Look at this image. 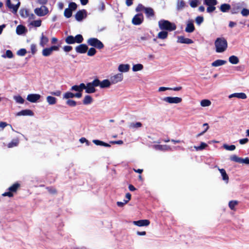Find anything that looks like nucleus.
I'll list each match as a JSON object with an SVG mask.
<instances>
[{"label":"nucleus","instance_id":"4d7b16f0","mask_svg":"<svg viewBox=\"0 0 249 249\" xmlns=\"http://www.w3.org/2000/svg\"><path fill=\"white\" fill-rule=\"evenodd\" d=\"M237 201H231L229 203V206L231 210H234L235 206L237 204Z\"/></svg>","mask_w":249,"mask_h":249},{"label":"nucleus","instance_id":"69168bd1","mask_svg":"<svg viewBox=\"0 0 249 249\" xmlns=\"http://www.w3.org/2000/svg\"><path fill=\"white\" fill-rule=\"evenodd\" d=\"M216 8L215 7V5H212V6H208V7L207 8V12L208 13H211L214 11L215 10Z\"/></svg>","mask_w":249,"mask_h":249},{"label":"nucleus","instance_id":"dca6fc26","mask_svg":"<svg viewBox=\"0 0 249 249\" xmlns=\"http://www.w3.org/2000/svg\"><path fill=\"white\" fill-rule=\"evenodd\" d=\"M178 42L180 43L190 44L193 43V41L188 38H185L183 36H179L178 37Z\"/></svg>","mask_w":249,"mask_h":249},{"label":"nucleus","instance_id":"bf43d9fd","mask_svg":"<svg viewBox=\"0 0 249 249\" xmlns=\"http://www.w3.org/2000/svg\"><path fill=\"white\" fill-rule=\"evenodd\" d=\"M198 0H190V6L193 8L196 7L198 5Z\"/></svg>","mask_w":249,"mask_h":249},{"label":"nucleus","instance_id":"c9c22d12","mask_svg":"<svg viewBox=\"0 0 249 249\" xmlns=\"http://www.w3.org/2000/svg\"><path fill=\"white\" fill-rule=\"evenodd\" d=\"M25 28L24 26L19 25L17 27L16 32L18 35H22L25 32Z\"/></svg>","mask_w":249,"mask_h":249},{"label":"nucleus","instance_id":"c85d7f7f","mask_svg":"<svg viewBox=\"0 0 249 249\" xmlns=\"http://www.w3.org/2000/svg\"><path fill=\"white\" fill-rule=\"evenodd\" d=\"M93 102V98L89 95H87L85 96L83 103L84 105H88L90 104Z\"/></svg>","mask_w":249,"mask_h":249},{"label":"nucleus","instance_id":"473e14b6","mask_svg":"<svg viewBox=\"0 0 249 249\" xmlns=\"http://www.w3.org/2000/svg\"><path fill=\"white\" fill-rule=\"evenodd\" d=\"M231 9V5L229 4H222L220 7V10L222 12H227Z\"/></svg>","mask_w":249,"mask_h":249},{"label":"nucleus","instance_id":"052dcab7","mask_svg":"<svg viewBox=\"0 0 249 249\" xmlns=\"http://www.w3.org/2000/svg\"><path fill=\"white\" fill-rule=\"evenodd\" d=\"M71 10V11L72 10H75L77 8V4L73 2H70L69 4V8Z\"/></svg>","mask_w":249,"mask_h":249},{"label":"nucleus","instance_id":"bb28decb","mask_svg":"<svg viewBox=\"0 0 249 249\" xmlns=\"http://www.w3.org/2000/svg\"><path fill=\"white\" fill-rule=\"evenodd\" d=\"M144 12L147 18L153 17L155 15L154 10L151 7H146Z\"/></svg>","mask_w":249,"mask_h":249},{"label":"nucleus","instance_id":"6ab92c4d","mask_svg":"<svg viewBox=\"0 0 249 249\" xmlns=\"http://www.w3.org/2000/svg\"><path fill=\"white\" fill-rule=\"evenodd\" d=\"M34 113L30 109L22 110L17 113V116H33Z\"/></svg>","mask_w":249,"mask_h":249},{"label":"nucleus","instance_id":"603ef678","mask_svg":"<svg viewBox=\"0 0 249 249\" xmlns=\"http://www.w3.org/2000/svg\"><path fill=\"white\" fill-rule=\"evenodd\" d=\"M96 50L94 48H90L88 51L87 54L88 56H92L95 54Z\"/></svg>","mask_w":249,"mask_h":249},{"label":"nucleus","instance_id":"423d86ee","mask_svg":"<svg viewBox=\"0 0 249 249\" xmlns=\"http://www.w3.org/2000/svg\"><path fill=\"white\" fill-rule=\"evenodd\" d=\"M97 87L101 89L108 88L112 85L110 80L104 79L103 81H100L98 78L95 79Z\"/></svg>","mask_w":249,"mask_h":249},{"label":"nucleus","instance_id":"412c9836","mask_svg":"<svg viewBox=\"0 0 249 249\" xmlns=\"http://www.w3.org/2000/svg\"><path fill=\"white\" fill-rule=\"evenodd\" d=\"M85 88V84L81 83L79 85H74L71 87V90L77 92H82Z\"/></svg>","mask_w":249,"mask_h":249},{"label":"nucleus","instance_id":"7c9ffc66","mask_svg":"<svg viewBox=\"0 0 249 249\" xmlns=\"http://www.w3.org/2000/svg\"><path fill=\"white\" fill-rule=\"evenodd\" d=\"M92 142L97 145H101L107 147H110V145L108 143H106L103 141L98 140H93L92 141Z\"/></svg>","mask_w":249,"mask_h":249},{"label":"nucleus","instance_id":"39448f33","mask_svg":"<svg viewBox=\"0 0 249 249\" xmlns=\"http://www.w3.org/2000/svg\"><path fill=\"white\" fill-rule=\"evenodd\" d=\"M35 14L38 17H44L49 13V10L46 6L42 5L34 9Z\"/></svg>","mask_w":249,"mask_h":249},{"label":"nucleus","instance_id":"864d4df0","mask_svg":"<svg viewBox=\"0 0 249 249\" xmlns=\"http://www.w3.org/2000/svg\"><path fill=\"white\" fill-rule=\"evenodd\" d=\"M146 7H145L142 4L140 3L138 5L135 10L137 12H139L142 11H145Z\"/></svg>","mask_w":249,"mask_h":249},{"label":"nucleus","instance_id":"6e6d98bb","mask_svg":"<svg viewBox=\"0 0 249 249\" xmlns=\"http://www.w3.org/2000/svg\"><path fill=\"white\" fill-rule=\"evenodd\" d=\"M67 105L70 107H75L76 106V102L72 100L69 99L66 102Z\"/></svg>","mask_w":249,"mask_h":249},{"label":"nucleus","instance_id":"6e6552de","mask_svg":"<svg viewBox=\"0 0 249 249\" xmlns=\"http://www.w3.org/2000/svg\"><path fill=\"white\" fill-rule=\"evenodd\" d=\"M162 101L169 104H178L181 102L182 99L178 97H165L162 99Z\"/></svg>","mask_w":249,"mask_h":249},{"label":"nucleus","instance_id":"7ed1b4c3","mask_svg":"<svg viewBox=\"0 0 249 249\" xmlns=\"http://www.w3.org/2000/svg\"><path fill=\"white\" fill-rule=\"evenodd\" d=\"M87 43L89 46L95 47L98 49H101L104 47L103 43L96 38H89L88 40Z\"/></svg>","mask_w":249,"mask_h":249},{"label":"nucleus","instance_id":"e433bc0d","mask_svg":"<svg viewBox=\"0 0 249 249\" xmlns=\"http://www.w3.org/2000/svg\"><path fill=\"white\" fill-rule=\"evenodd\" d=\"M84 39L81 35H77L74 37V43H81L83 42Z\"/></svg>","mask_w":249,"mask_h":249},{"label":"nucleus","instance_id":"9b49d317","mask_svg":"<svg viewBox=\"0 0 249 249\" xmlns=\"http://www.w3.org/2000/svg\"><path fill=\"white\" fill-rule=\"evenodd\" d=\"M143 20V16L142 14H136L132 18V22L134 25H140Z\"/></svg>","mask_w":249,"mask_h":249},{"label":"nucleus","instance_id":"8fccbe9b","mask_svg":"<svg viewBox=\"0 0 249 249\" xmlns=\"http://www.w3.org/2000/svg\"><path fill=\"white\" fill-rule=\"evenodd\" d=\"M64 16L67 18H69L71 17L72 15V11L69 8H66L64 11Z\"/></svg>","mask_w":249,"mask_h":249},{"label":"nucleus","instance_id":"f3484780","mask_svg":"<svg viewBox=\"0 0 249 249\" xmlns=\"http://www.w3.org/2000/svg\"><path fill=\"white\" fill-rule=\"evenodd\" d=\"M195 26L192 20L188 21L185 31L187 33H192L195 31Z\"/></svg>","mask_w":249,"mask_h":249},{"label":"nucleus","instance_id":"f257e3e1","mask_svg":"<svg viewBox=\"0 0 249 249\" xmlns=\"http://www.w3.org/2000/svg\"><path fill=\"white\" fill-rule=\"evenodd\" d=\"M215 51L218 53H221L225 52L228 47V43L226 39L224 37H218L214 42Z\"/></svg>","mask_w":249,"mask_h":249},{"label":"nucleus","instance_id":"13d9d810","mask_svg":"<svg viewBox=\"0 0 249 249\" xmlns=\"http://www.w3.org/2000/svg\"><path fill=\"white\" fill-rule=\"evenodd\" d=\"M2 57H8L9 58H11L13 57V54L12 52L10 50H7L6 51V53L5 55H3Z\"/></svg>","mask_w":249,"mask_h":249},{"label":"nucleus","instance_id":"09e8293b","mask_svg":"<svg viewBox=\"0 0 249 249\" xmlns=\"http://www.w3.org/2000/svg\"><path fill=\"white\" fill-rule=\"evenodd\" d=\"M224 149L229 151H233L235 149V146L234 145H229L227 144H224L223 145Z\"/></svg>","mask_w":249,"mask_h":249},{"label":"nucleus","instance_id":"9d476101","mask_svg":"<svg viewBox=\"0 0 249 249\" xmlns=\"http://www.w3.org/2000/svg\"><path fill=\"white\" fill-rule=\"evenodd\" d=\"M123 79V74L122 73H119L115 74L110 78L111 84H115L117 83L121 82Z\"/></svg>","mask_w":249,"mask_h":249},{"label":"nucleus","instance_id":"ddd939ff","mask_svg":"<svg viewBox=\"0 0 249 249\" xmlns=\"http://www.w3.org/2000/svg\"><path fill=\"white\" fill-rule=\"evenodd\" d=\"M41 97L38 94H30L27 97V100L31 103H36Z\"/></svg>","mask_w":249,"mask_h":249},{"label":"nucleus","instance_id":"aec40b11","mask_svg":"<svg viewBox=\"0 0 249 249\" xmlns=\"http://www.w3.org/2000/svg\"><path fill=\"white\" fill-rule=\"evenodd\" d=\"M154 149L157 150H161V151H168L170 150V147L167 145H154L153 146Z\"/></svg>","mask_w":249,"mask_h":249},{"label":"nucleus","instance_id":"49530a36","mask_svg":"<svg viewBox=\"0 0 249 249\" xmlns=\"http://www.w3.org/2000/svg\"><path fill=\"white\" fill-rule=\"evenodd\" d=\"M211 102L210 100L204 99L202 100L200 102V105L202 107H209L211 105Z\"/></svg>","mask_w":249,"mask_h":249},{"label":"nucleus","instance_id":"20e7f679","mask_svg":"<svg viewBox=\"0 0 249 249\" xmlns=\"http://www.w3.org/2000/svg\"><path fill=\"white\" fill-rule=\"evenodd\" d=\"M97 83L95 79L92 82L88 83L86 85L85 84V91L87 93H93L96 92L95 87H97Z\"/></svg>","mask_w":249,"mask_h":249},{"label":"nucleus","instance_id":"680f3d73","mask_svg":"<svg viewBox=\"0 0 249 249\" xmlns=\"http://www.w3.org/2000/svg\"><path fill=\"white\" fill-rule=\"evenodd\" d=\"M27 51L25 49H20L17 52V54L19 56H24L26 54Z\"/></svg>","mask_w":249,"mask_h":249},{"label":"nucleus","instance_id":"58836bf2","mask_svg":"<svg viewBox=\"0 0 249 249\" xmlns=\"http://www.w3.org/2000/svg\"><path fill=\"white\" fill-rule=\"evenodd\" d=\"M207 146H208L207 144H206V143H205L204 142H201L200 143V145L199 146H194V148L196 149V151H200V150H202L204 149Z\"/></svg>","mask_w":249,"mask_h":249},{"label":"nucleus","instance_id":"774afa93","mask_svg":"<svg viewBox=\"0 0 249 249\" xmlns=\"http://www.w3.org/2000/svg\"><path fill=\"white\" fill-rule=\"evenodd\" d=\"M240 163L249 164V159L248 158H246L245 159L241 158Z\"/></svg>","mask_w":249,"mask_h":249},{"label":"nucleus","instance_id":"b1692460","mask_svg":"<svg viewBox=\"0 0 249 249\" xmlns=\"http://www.w3.org/2000/svg\"><path fill=\"white\" fill-rule=\"evenodd\" d=\"M48 38L44 36L43 33H42L39 43L40 46L44 47L48 43Z\"/></svg>","mask_w":249,"mask_h":249},{"label":"nucleus","instance_id":"de8ad7c7","mask_svg":"<svg viewBox=\"0 0 249 249\" xmlns=\"http://www.w3.org/2000/svg\"><path fill=\"white\" fill-rule=\"evenodd\" d=\"M231 160L235 161L236 162L240 163L241 158L237 157L235 155H231L230 158Z\"/></svg>","mask_w":249,"mask_h":249},{"label":"nucleus","instance_id":"5701e85b","mask_svg":"<svg viewBox=\"0 0 249 249\" xmlns=\"http://www.w3.org/2000/svg\"><path fill=\"white\" fill-rule=\"evenodd\" d=\"M130 66L128 64H120L118 67V70L121 72H126L129 70Z\"/></svg>","mask_w":249,"mask_h":249},{"label":"nucleus","instance_id":"338daca9","mask_svg":"<svg viewBox=\"0 0 249 249\" xmlns=\"http://www.w3.org/2000/svg\"><path fill=\"white\" fill-rule=\"evenodd\" d=\"M51 94L52 95L56 96H60L61 94V91L60 90H57L54 91H52L50 92Z\"/></svg>","mask_w":249,"mask_h":249},{"label":"nucleus","instance_id":"0eeeda50","mask_svg":"<svg viewBox=\"0 0 249 249\" xmlns=\"http://www.w3.org/2000/svg\"><path fill=\"white\" fill-rule=\"evenodd\" d=\"M58 49L59 47L57 46H52L49 48H44L42 51V55L45 57L49 56L52 54L53 51H58Z\"/></svg>","mask_w":249,"mask_h":249},{"label":"nucleus","instance_id":"4be33fe9","mask_svg":"<svg viewBox=\"0 0 249 249\" xmlns=\"http://www.w3.org/2000/svg\"><path fill=\"white\" fill-rule=\"evenodd\" d=\"M186 3L183 0H178L176 8L178 11H181L186 7Z\"/></svg>","mask_w":249,"mask_h":249},{"label":"nucleus","instance_id":"79ce46f5","mask_svg":"<svg viewBox=\"0 0 249 249\" xmlns=\"http://www.w3.org/2000/svg\"><path fill=\"white\" fill-rule=\"evenodd\" d=\"M216 0H204V3L207 6L216 5L217 4Z\"/></svg>","mask_w":249,"mask_h":249},{"label":"nucleus","instance_id":"4c0bfd02","mask_svg":"<svg viewBox=\"0 0 249 249\" xmlns=\"http://www.w3.org/2000/svg\"><path fill=\"white\" fill-rule=\"evenodd\" d=\"M42 21L40 19L31 21L30 25L35 27H39L41 25Z\"/></svg>","mask_w":249,"mask_h":249},{"label":"nucleus","instance_id":"393cba45","mask_svg":"<svg viewBox=\"0 0 249 249\" xmlns=\"http://www.w3.org/2000/svg\"><path fill=\"white\" fill-rule=\"evenodd\" d=\"M46 101L49 105H54L57 102V99L52 96H48L46 97Z\"/></svg>","mask_w":249,"mask_h":249},{"label":"nucleus","instance_id":"c03bdc74","mask_svg":"<svg viewBox=\"0 0 249 249\" xmlns=\"http://www.w3.org/2000/svg\"><path fill=\"white\" fill-rule=\"evenodd\" d=\"M13 98L17 103L22 104L24 102V99L19 95L14 96Z\"/></svg>","mask_w":249,"mask_h":249},{"label":"nucleus","instance_id":"2f4dec72","mask_svg":"<svg viewBox=\"0 0 249 249\" xmlns=\"http://www.w3.org/2000/svg\"><path fill=\"white\" fill-rule=\"evenodd\" d=\"M29 10L26 8L21 9L19 11V14L23 18H27L29 16Z\"/></svg>","mask_w":249,"mask_h":249},{"label":"nucleus","instance_id":"a878e982","mask_svg":"<svg viewBox=\"0 0 249 249\" xmlns=\"http://www.w3.org/2000/svg\"><path fill=\"white\" fill-rule=\"evenodd\" d=\"M227 63V61L224 60L217 59L212 63V66L213 67H219L220 66H222L225 64Z\"/></svg>","mask_w":249,"mask_h":249},{"label":"nucleus","instance_id":"f03ea898","mask_svg":"<svg viewBox=\"0 0 249 249\" xmlns=\"http://www.w3.org/2000/svg\"><path fill=\"white\" fill-rule=\"evenodd\" d=\"M158 24L160 29L163 31H173L175 30L177 28L175 24L164 19L160 20L158 22Z\"/></svg>","mask_w":249,"mask_h":249},{"label":"nucleus","instance_id":"cd10ccee","mask_svg":"<svg viewBox=\"0 0 249 249\" xmlns=\"http://www.w3.org/2000/svg\"><path fill=\"white\" fill-rule=\"evenodd\" d=\"M20 2L19 1H18L16 2L15 4H12L10 7H8L9 9L12 10V12L13 13H16L18 11V10L20 6Z\"/></svg>","mask_w":249,"mask_h":249},{"label":"nucleus","instance_id":"0e129e2a","mask_svg":"<svg viewBox=\"0 0 249 249\" xmlns=\"http://www.w3.org/2000/svg\"><path fill=\"white\" fill-rule=\"evenodd\" d=\"M30 48L32 53L33 54H35L37 51L36 45H35V44H32L31 45Z\"/></svg>","mask_w":249,"mask_h":249},{"label":"nucleus","instance_id":"a19ab883","mask_svg":"<svg viewBox=\"0 0 249 249\" xmlns=\"http://www.w3.org/2000/svg\"><path fill=\"white\" fill-rule=\"evenodd\" d=\"M142 126V124L140 122L131 123L129 125V127L131 128H137Z\"/></svg>","mask_w":249,"mask_h":249},{"label":"nucleus","instance_id":"5fc2aeb1","mask_svg":"<svg viewBox=\"0 0 249 249\" xmlns=\"http://www.w3.org/2000/svg\"><path fill=\"white\" fill-rule=\"evenodd\" d=\"M204 21L203 17L198 16L196 18V22L198 25H200Z\"/></svg>","mask_w":249,"mask_h":249},{"label":"nucleus","instance_id":"37998d69","mask_svg":"<svg viewBox=\"0 0 249 249\" xmlns=\"http://www.w3.org/2000/svg\"><path fill=\"white\" fill-rule=\"evenodd\" d=\"M65 42L68 44H74V36H69L65 38Z\"/></svg>","mask_w":249,"mask_h":249},{"label":"nucleus","instance_id":"ea45409f","mask_svg":"<svg viewBox=\"0 0 249 249\" xmlns=\"http://www.w3.org/2000/svg\"><path fill=\"white\" fill-rule=\"evenodd\" d=\"M143 67L141 64H137L134 65L132 67V70L133 71H137L142 70Z\"/></svg>","mask_w":249,"mask_h":249},{"label":"nucleus","instance_id":"3c124183","mask_svg":"<svg viewBox=\"0 0 249 249\" xmlns=\"http://www.w3.org/2000/svg\"><path fill=\"white\" fill-rule=\"evenodd\" d=\"M18 143V139L17 140H13L11 142L8 143V147L9 148H11L14 146H17Z\"/></svg>","mask_w":249,"mask_h":249},{"label":"nucleus","instance_id":"a211bd4d","mask_svg":"<svg viewBox=\"0 0 249 249\" xmlns=\"http://www.w3.org/2000/svg\"><path fill=\"white\" fill-rule=\"evenodd\" d=\"M233 97H236L239 99H245L247 98V95L245 93L241 92V93H234L231 94H230L229 96V98H232Z\"/></svg>","mask_w":249,"mask_h":249},{"label":"nucleus","instance_id":"a18cd8bd","mask_svg":"<svg viewBox=\"0 0 249 249\" xmlns=\"http://www.w3.org/2000/svg\"><path fill=\"white\" fill-rule=\"evenodd\" d=\"M74 97V93L71 92H67L63 95V99H70Z\"/></svg>","mask_w":249,"mask_h":249},{"label":"nucleus","instance_id":"2eb2a0df","mask_svg":"<svg viewBox=\"0 0 249 249\" xmlns=\"http://www.w3.org/2000/svg\"><path fill=\"white\" fill-rule=\"evenodd\" d=\"M133 223L135 225L139 227L147 226L150 224V221L146 219L140 220L138 221H134Z\"/></svg>","mask_w":249,"mask_h":249},{"label":"nucleus","instance_id":"4468645a","mask_svg":"<svg viewBox=\"0 0 249 249\" xmlns=\"http://www.w3.org/2000/svg\"><path fill=\"white\" fill-rule=\"evenodd\" d=\"M88 47L85 44H80L75 47V51L80 53H84L88 51Z\"/></svg>","mask_w":249,"mask_h":249},{"label":"nucleus","instance_id":"e2e57ef3","mask_svg":"<svg viewBox=\"0 0 249 249\" xmlns=\"http://www.w3.org/2000/svg\"><path fill=\"white\" fill-rule=\"evenodd\" d=\"M241 14L244 17H247L249 15V10L246 8H243L241 12Z\"/></svg>","mask_w":249,"mask_h":249},{"label":"nucleus","instance_id":"f704fd0d","mask_svg":"<svg viewBox=\"0 0 249 249\" xmlns=\"http://www.w3.org/2000/svg\"><path fill=\"white\" fill-rule=\"evenodd\" d=\"M229 62L232 64H237L239 63L238 58L235 55H231L229 58Z\"/></svg>","mask_w":249,"mask_h":249},{"label":"nucleus","instance_id":"f8f14e48","mask_svg":"<svg viewBox=\"0 0 249 249\" xmlns=\"http://www.w3.org/2000/svg\"><path fill=\"white\" fill-rule=\"evenodd\" d=\"M86 17L87 11L84 9L78 11L75 15V19L78 21H82L84 18H86Z\"/></svg>","mask_w":249,"mask_h":249},{"label":"nucleus","instance_id":"c756f323","mask_svg":"<svg viewBox=\"0 0 249 249\" xmlns=\"http://www.w3.org/2000/svg\"><path fill=\"white\" fill-rule=\"evenodd\" d=\"M218 170L221 173L223 180H224L227 183L229 181V177L227 174L225 170L224 169L219 168H218Z\"/></svg>","mask_w":249,"mask_h":249},{"label":"nucleus","instance_id":"72a5a7b5","mask_svg":"<svg viewBox=\"0 0 249 249\" xmlns=\"http://www.w3.org/2000/svg\"><path fill=\"white\" fill-rule=\"evenodd\" d=\"M168 36V33L166 31L162 30V31L160 32L157 36V37L158 38L161 39H166Z\"/></svg>","mask_w":249,"mask_h":249},{"label":"nucleus","instance_id":"1a4fd4ad","mask_svg":"<svg viewBox=\"0 0 249 249\" xmlns=\"http://www.w3.org/2000/svg\"><path fill=\"white\" fill-rule=\"evenodd\" d=\"M19 185L18 183H15L12 186L8 188L9 192H5L2 194L3 196H8L9 197H12L13 196V192H16L19 187Z\"/></svg>","mask_w":249,"mask_h":249}]
</instances>
